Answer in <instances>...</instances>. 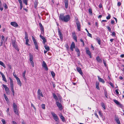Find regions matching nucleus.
<instances>
[{
	"label": "nucleus",
	"mask_w": 124,
	"mask_h": 124,
	"mask_svg": "<svg viewBox=\"0 0 124 124\" xmlns=\"http://www.w3.org/2000/svg\"><path fill=\"white\" fill-rule=\"evenodd\" d=\"M102 5L100 3L99 5V7L100 8H101L102 7Z\"/></svg>",
	"instance_id": "nucleus-57"
},
{
	"label": "nucleus",
	"mask_w": 124,
	"mask_h": 124,
	"mask_svg": "<svg viewBox=\"0 0 124 124\" xmlns=\"http://www.w3.org/2000/svg\"><path fill=\"white\" fill-rule=\"evenodd\" d=\"M110 17H111V16L109 14L108 16H107L106 18L108 20L109 19H110Z\"/></svg>",
	"instance_id": "nucleus-47"
},
{
	"label": "nucleus",
	"mask_w": 124,
	"mask_h": 124,
	"mask_svg": "<svg viewBox=\"0 0 124 124\" xmlns=\"http://www.w3.org/2000/svg\"><path fill=\"white\" fill-rule=\"evenodd\" d=\"M29 55L30 62L33 61H32L33 59V56L31 54V53H30Z\"/></svg>",
	"instance_id": "nucleus-22"
},
{
	"label": "nucleus",
	"mask_w": 124,
	"mask_h": 124,
	"mask_svg": "<svg viewBox=\"0 0 124 124\" xmlns=\"http://www.w3.org/2000/svg\"><path fill=\"white\" fill-rule=\"evenodd\" d=\"M42 108L44 109L45 108V105L44 104H42Z\"/></svg>",
	"instance_id": "nucleus-51"
},
{
	"label": "nucleus",
	"mask_w": 124,
	"mask_h": 124,
	"mask_svg": "<svg viewBox=\"0 0 124 124\" xmlns=\"http://www.w3.org/2000/svg\"><path fill=\"white\" fill-rule=\"evenodd\" d=\"M11 91L13 93V95L14 96L15 94V91L14 90V87H11Z\"/></svg>",
	"instance_id": "nucleus-36"
},
{
	"label": "nucleus",
	"mask_w": 124,
	"mask_h": 124,
	"mask_svg": "<svg viewBox=\"0 0 124 124\" xmlns=\"http://www.w3.org/2000/svg\"><path fill=\"white\" fill-rule=\"evenodd\" d=\"M0 74L2 76V80L4 81L5 82H7V80L5 78V76L3 74L1 73V72L0 73Z\"/></svg>",
	"instance_id": "nucleus-16"
},
{
	"label": "nucleus",
	"mask_w": 124,
	"mask_h": 124,
	"mask_svg": "<svg viewBox=\"0 0 124 124\" xmlns=\"http://www.w3.org/2000/svg\"><path fill=\"white\" fill-rule=\"evenodd\" d=\"M73 38L76 41H77V37L75 35L74 36H73Z\"/></svg>",
	"instance_id": "nucleus-54"
},
{
	"label": "nucleus",
	"mask_w": 124,
	"mask_h": 124,
	"mask_svg": "<svg viewBox=\"0 0 124 124\" xmlns=\"http://www.w3.org/2000/svg\"><path fill=\"white\" fill-rule=\"evenodd\" d=\"M76 23L77 25L78 29L79 31L80 30V22L78 20H76Z\"/></svg>",
	"instance_id": "nucleus-6"
},
{
	"label": "nucleus",
	"mask_w": 124,
	"mask_h": 124,
	"mask_svg": "<svg viewBox=\"0 0 124 124\" xmlns=\"http://www.w3.org/2000/svg\"><path fill=\"white\" fill-rule=\"evenodd\" d=\"M51 113L55 121L58 122L59 121V119L56 115L53 112H51Z\"/></svg>",
	"instance_id": "nucleus-2"
},
{
	"label": "nucleus",
	"mask_w": 124,
	"mask_h": 124,
	"mask_svg": "<svg viewBox=\"0 0 124 124\" xmlns=\"http://www.w3.org/2000/svg\"><path fill=\"white\" fill-rule=\"evenodd\" d=\"M3 6L4 7L5 9H6L8 7L6 4L5 3H4L3 4Z\"/></svg>",
	"instance_id": "nucleus-41"
},
{
	"label": "nucleus",
	"mask_w": 124,
	"mask_h": 124,
	"mask_svg": "<svg viewBox=\"0 0 124 124\" xmlns=\"http://www.w3.org/2000/svg\"><path fill=\"white\" fill-rule=\"evenodd\" d=\"M88 36H89V37H90L92 38V35L90 33H89V32H88Z\"/></svg>",
	"instance_id": "nucleus-56"
},
{
	"label": "nucleus",
	"mask_w": 124,
	"mask_h": 124,
	"mask_svg": "<svg viewBox=\"0 0 124 124\" xmlns=\"http://www.w3.org/2000/svg\"><path fill=\"white\" fill-rule=\"evenodd\" d=\"M3 86L4 88L6 93L8 94H9L10 93L8 87L6 85H3Z\"/></svg>",
	"instance_id": "nucleus-7"
},
{
	"label": "nucleus",
	"mask_w": 124,
	"mask_h": 124,
	"mask_svg": "<svg viewBox=\"0 0 124 124\" xmlns=\"http://www.w3.org/2000/svg\"><path fill=\"white\" fill-rule=\"evenodd\" d=\"M59 18L60 20H61L62 21H64L65 22H67L70 20V17L69 15L65 16L63 14H60Z\"/></svg>",
	"instance_id": "nucleus-1"
},
{
	"label": "nucleus",
	"mask_w": 124,
	"mask_h": 124,
	"mask_svg": "<svg viewBox=\"0 0 124 124\" xmlns=\"http://www.w3.org/2000/svg\"><path fill=\"white\" fill-rule=\"evenodd\" d=\"M103 63L104 64L105 66H106V61H105L104 60H103Z\"/></svg>",
	"instance_id": "nucleus-55"
},
{
	"label": "nucleus",
	"mask_w": 124,
	"mask_h": 124,
	"mask_svg": "<svg viewBox=\"0 0 124 124\" xmlns=\"http://www.w3.org/2000/svg\"><path fill=\"white\" fill-rule=\"evenodd\" d=\"M26 41L25 42V44L26 45H27V46H30V45L29 44L28 42L29 41V39H27L26 40Z\"/></svg>",
	"instance_id": "nucleus-34"
},
{
	"label": "nucleus",
	"mask_w": 124,
	"mask_h": 124,
	"mask_svg": "<svg viewBox=\"0 0 124 124\" xmlns=\"http://www.w3.org/2000/svg\"><path fill=\"white\" fill-rule=\"evenodd\" d=\"M118 90L117 89L115 90L116 92V93L117 94H118L119 93V92L118 91Z\"/></svg>",
	"instance_id": "nucleus-61"
},
{
	"label": "nucleus",
	"mask_w": 124,
	"mask_h": 124,
	"mask_svg": "<svg viewBox=\"0 0 124 124\" xmlns=\"http://www.w3.org/2000/svg\"><path fill=\"white\" fill-rule=\"evenodd\" d=\"M89 12L90 14L92 15V9L91 8H89Z\"/></svg>",
	"instance_id": "nucleus-45"
},
{
	"label": "nucleus",
	"mask_w": 124,
	"mask_h": 124,
	"mask_svg": "<svg viewBox=\"0 0 124 124\" xmlns=\"http://www.w3.org/2000/svg\"><path fill=\"white\" fill-rule=\"evenodd\" d=\"M59 37H60V38L61 39V41H62L63 37L62 35H61L59 36Z\"/></svg>",
	"instance_id": "nucleus-50"
},
{
	"label": "nucleus",
	"mask_w": 124,
	"mask_h": 124,
	"mask_svg": "<svg viewBox=\"0 0 124 124\" xmlns=\"http://www.w3.org/2000/svg\"><path fill=\"white\" fill-rule=\"evenodd\" d=\"M64 3L65 4V8H67L68 6V0H64Z\"/></svg>",
	"instance_id": "nucleus-18"
},
{
	"label": "nucleus",
	"mask_w": 124,
	"mask_h": 124,
	"mask_svg": "<svg viewBox=\"0 0 124 124\" xmlns=\"http://www.w3.org/2000/svg\"><path fill=\"white\" fill-rule=\"evenodd\" d=\"M23 3H25L26 5H27V0H23Z\"/></svg>",
	"instance_id": "nucleus-40"
},
{
	"label": "nucleus",
	"mask_w": 124,
	"mask_h": 124,
	"mask_svg": "<svg viewBox=\"0 0 124 124\" xmlns=\"http://www.w3.org/2000/svg\"><path fill=\"white\" fill-rule=\"evenodd\" d=\"M9 79L10 80V85L11 87H14V85L12 80L10 78H9Z\"/></svg>",
	"instance_id": "nucleus-19"
},
{
	"label": "nucleus",
	"mask_w": 124,
	"mask_h": 124,
	"mask_svg": "<svg viewBox=\"0 0 124 124\" xmlns=\"http://www.w3.org/2000/svg\"><path fill=\"white\" fill-rule=\"evenodd\" d=\"M98 79L100 82L103 83H105V81L103 79L101 78L99 76H98Z\"/></svg>",
	"instance_id": "nucleus-20"
},
{
	"label": "nucleus",
	"mask_w": 124,
	"mask_h": 124,
	"mask_svg": "<svg viewBox=\"0 0 124 124\" xmlns=\"http://www.w3.org/2000/svg\"><path fill=\"white\" fill-rule=\"evenodd\" d=\"M77 71L82 76L83 75V73L81 68L77 67L76 68Z\"/></svg>",
	"instance_id": "nucleus-11"
},
{
	"label": "nucleus",
	"mask_w": 124,
	"mask_h": 124,
	"mask_svg": "<svg viewBox=\"0 0 124 124\" xmlns=\"http://www.w3.org/2000/svg\"><path fill=\"white\" fill-rule=\"evenodd\" d=\"M25 73H26V71L25 70L24 71V72H23V77L24 78V80H25L26 79V78L25 77Z\"/></svg>",
	"instance_id": "nucleus-39"
},
{
	"label": "nucleus",
	"mask_w": 124,
	"mask_h": 124,
	"mask_svg": "<svg viewBox=\"0 0 124 124\" xmlns=\"http://www.w3.org/2000/svg\"><path fill=\"white\" fill-rule=\"evenodd\" d=\"M104 94L106 98H108V94L106 91H105L104 92Z\"/></svg>",
	"instance_id": "nucleus-44"
},
{
	"label": "nucleus",
	"mask_w": 124,
	"mask_h": 124,
	"mask_svg": "<svg viewBox=\"0 0 124 124\" xmlns=\"http://www.w3.org/2000/svg\"><path fill=\"white\" fill-rule=\"evenodd\" d=\"M85 50L86 53L90 56V58H91L92 57L91 53L90 51L89 50L88 48L87 47L85 48Z\"/></svg>",
	"instance_id": "nucleus-9"
},
{
	"label": "nucleus",
	"mask_w": 124,
	"mask_h": 124,
	"mask_svg": "<svg viewBox=\"0 0 124 124\" xmlns=\"http://www.w3.org/2000/svg\"><path fill=\"white\" fill-rule=\"evenodd\" d=\"M14 111L15 113L17 115H18V110L17 109H14L13 110Z\"/></svg>",
	"instance_id": "nucleus-26"
},
{
	"label": "nucleus",
	"mask_w": 124,
	"mask_h": 124,
	"mask_svg": "<svg viewBox=\"0 0 124 124\" xmlns=\"http://www.w3.org/2000/svg\"><path fill=\"white\" fill-rule=\"evenodd\" d=\"M32 39L33 41L35 46V48L37 50H38L37 43L35 38L33 36H32Z\"/></svg>",
	"instance_id": "nucleus-4"
},
{
	"label": "nucleus",
	"mask_w": 124,
	"mask_h": 124,
	"mask_svg": "<svg viewBox=\"0 0 124 124\" xmlns=\"http://www.w3.org/2000/svg\"><path fill=\"white\" fill-rule=\"evenodd\" d=\"M112 35L113 36H116V34L114 32H113L112 33Z\"/></svg>",
	"instance_id": "nucleus-59"
},
{
	"label": "nucleus",
	"mask_w": 124,
	"mask_h": 124,
	"mask_svg": "<svg viewBox=\"0 0 124 124\" xmlns=\"http://www.w3.org/2000/svg\"><path fill=\"white\" fill-rule=\"evenodd\" d=\"M25 39L26 40L27 39H28V35L27 34V33L26 32H25Z\"/></svg>",
	"instance_id": "nucleus-38"
},
{
	"label": "nucleus",
	"mask_w": 124,
	"mask_h": 124,
	"mask_svg": "<svg viewBox=\"0 0 124 124\" xmlns=\"http://www.w3.org/2000/svg\"><path fill=\"white\" fill-rule=\"evenodd\" d=\"M99 115L101 117H102L103 116V115L101 113V111H99L98 112Z\"/></svg>",
	"instance_id": "nucleus-48"
},
{
	"label": "nucleus",
	"mask_w": 124,
	"mask_h": 124,
	"mask_svg": "<svg viewBox=\"0 0 124 124\" xmlns=\"http://www.w3.org/2000/svg\"><path fill=\"white\" fill-rule=\"evenodd\" d=\"M1 37H2V38H1V41L2 42H3L4 40V39H5L4 36H3L2 35L1 36Z\"/></svg>",
	"instance_id": "nucleus-43"
},
{
	"label": "nucleus",
	"mask_w": 124,
	"mask_h": 124,
	"mask_svg": "<svg viewBox=\"0 0 124 124\" xmlns=\"http://www.w3.org/2000/svg\"><path fill=\"white\" fill-rule=\"evenodd\" d=\"M39 25L40 28V30L41 31V32L42 33H44V28L41 23H39Z\"/></svg>",
	"instance_id": "nucleus-15"
},
{
	"label": "nucleus",
	"mask_w": 124,
	"mask_h": 124,
	"mask_svg": "<svg viewBox=\"0 0 124 124\" xmlns=\"http://www.w3.org/2000/svg\"><path fill=\"white\" fill-rule=\"evenodd\" d=\"M109 84L110 85L112 86V87H114L113 85L112 84V83L111 82H110L109 83Z\"/></svg>",
	"instance_id": "nucleus-60"
},
{
	"label": "nucleus",
	"mask_w": 124,
	"mask_h": 124,
	"mask_svg": "<svg viewBox=\"0 0 124 124\" xmlns=\"http://www.w3.org/2000/svg\"><path fill=\"white\" fill-rule=\"evenodd\" d=\"M114 102L118 106H119L120 107L122 108L123 107V106L118 101L115 99H114L113 100Z\"/></svg>",
	"instance_id": "nucleus-5"
},
{
	"label": "nucleus",
	"mask_w": 124,
	"mask_h": 124,
	"mask_svg": "<svg viewBox=\"0 0 124 124\" xmlns=\"http://www.w3.org/2000/svg\"><path fill=\"white\" fill-rule=\"evenodd\" d=\"M56 103L57 106L59 107L60 109H62V105L58 101H56Z\"/></svg>",
	"instance_id": "nucleus-14"
},
{
	"label": "nucleus",
	"mask_w": 124,
	"mask_h": 124,
	"mask_svg": "<svg viewBox=\"0 0 124 124\" xmlns=\"http://www.w3.org/2000/svg\"><path fill=\"white\" fill-rule=\"evenodd\" d=\"M99 83L98 82H96V88L98 90H100V89L99 86Z\"/></svg>",
	"instance_id": "nucleus-28"
},
{
	"label": "nucleus",
	"mask_w": 124,
	"mask_h": 124,
	"mask_svg": "<svg viewBox=\"0 0 124 124\" xmlns=\"http://www.w3.org/2000/svg\"><path fill=\"white\" fill-rule=\"evenodd\" d=\"M75 48V43L74 42H72L71 45L70 47L71 50L72 51L73 50V48Z\"/></svg>",
	"instance_id": "nucleus-12"
},
{
	"label": "nucleus",
	"mask_w": 124,
	"mask_h": 124,
	"mask_svg": "<svg viewBox=\"0 0 124 124\" xmlns=\"http://www.w3.org/2000/svg\"><path fill=\"white\" fill-rule=\"evenodd\" d=\"M53 95L54 98V99L55 100V101H58V98L57 96L55 95V94L54 93H53Z\"/></svg>",
	"instance_id": "nucleus-21"
},
{
	"label": "nucleus",
	"mask_w": 124,
	"mask_h": 124,
	"mask_svg": "<svg viewBox=\"0 0 124 124\" xmlns=\"http://www.w3.org/2000/svg\"><path fill=\"white\" fill-rule=\"evenodd\" d=\"M120 57L122 58L124 57V54H122L121 55H120Z\"/></svg>",
	"instance_id": "nucleus-64"
},
{
	"label": "nucleus",
	"mask_w": 124,
	"mask_h": 124,
	"mask_svg": "<svg viewBox=\"0 0 124 124\" xmlns=\"http://www.w3.org/2000/svg\"><path fill=\"white\" fill-rule=\"evenodd\" d=\"M44 47L45 49L47 51H49V47L47 46H45Z\"/></svg>",
	"instance_id": "nucleus-31"
},
{
	"label": "nucleus",
	"mask_w": 124,
	"mask_h": 124,
	"mask_svg": "<svg viewBox=\"0 0 124 124\" xmlns=\"http://www.w3.org/2000/svg\"><path fill=\"white\" fill-rule=\"evenodd\" d=\"M96 40H97L98 44L100 45L101 44V40L100 38L99 37H97L96 39Z\"/></svg>",
	"instance_id": "nucleus-23"
},
{
	"label": "nucleus",
	"mask_w": 124,
	"mask_h": 124,
	"mask_svg": "<svg viewBox=\"0 0 124 124\" xmlns=\"http://www.w3.org/2000/svg\"><path fill=\"white\" fill-rule=\"evenodd\" d=\"M30 63L32 67H33L34 66V63L33 61L30 62Z\"/></svg>",
	"instance_id": "nucleus-53"
},
{
	"label": "nucleus",
	"mask_w": 124,
	"mask_h": 124,
	"mask_svg": "<svg viewBox=\"0 0 124 124\" xmlns=\"http://www.w3.org/2000/svg\"><path fill=\"white\" fill-rule=\"evenodd\" d=\"M12 45L14 47H16V41H13L12 42Z\"/></svg>",
	"instance_id": "nucleus-27"
},
{
	"label": "nucleus",
	"mask_w": 124,
	"mask_h": 124,
	"mask_svg": "<svg viewBox=\"0 0 124 124\" xmlns=\"http://www.w3.org/2000/svg\"><path fill=\"white\" fill-rule=\"evenodd\" d=\"M38 99H40V96H41L42 97H43V95L42 92H41V90L39 89L38 90Z\"/></svg>",
	"instance_id": "nucleus-3"
},
{
	"label": "nucleus",
	"mask_w": 124,
	"mask_h": 124,
	"mask_svg": "<svg viewBox=\"0 0 124 124\" xmlns=\"http://www.w3.org/2000/svg\"><path fill=\"white\" fill-rule=\"evenodd\" d=\"M42 66L46 70H48V68L47 67V65L46 62L44 61H43L42 62Z\"/></svg>",
	"instance_id": "nucleus-8"
},
{
	"label": "nucleus",
	"mask_w": 124,
	"mask_h": 124,
	"mask_svg": "<svg viewBox=\"0 0 124 124\" xmlns=\"http://www.w3.org/2000/svg\"><path fill=\"white\" fill-rule=\"evenodd\" d=\"M16 79L17 80L18 84L20 86H21L22 85V83L19 79L18 77H16Z\"/></svg>",
	"instance_id": "nucleus-17"
},
{
	"label": "nucleus",
	"mask_w": 124,
	"mask_h": 124,
	"mask_svg": "<svg viewBox=\"0 0 124 124\" xmlns=\"http://www.w3.org/2000/svg\"><path fill=\"white\" fill-rule=\"evenodd\" d=\"M0 9L1 11H2L3 10V8L2 7V6H0Z\"/></svg>",
	"instance_id": "nucleus-58"
},
{
	"label": "nucleus",
	"mask_w": 124,
	"mask_h": 124,
	"mask_svg": "<svg viewBox=\"0 0 124 124\" xmlns=\"http://www.w3.org/2000/svg\"><path fill=\"white\" fill-rule=\"evenodd\" d=\"M20 9L21 10L22 8L23 7V3H22L20 4Z\"/></svg>",
	"instance_id": "nucleus-52"
},
{
	"label": "nucleus",
	"mask_w": 124,
	"mask_h": 124,
	"mask_svg": "<svg viewBox=\"0 0 124 124\" xmlns=\"http://www.w3.org/2000/svg\"><path fill=\"white\" fill-rule=\"evenodd\" d=\"M101 105L102 106V107L104 108V109H106V107L105 106V105L104 103L102 102L101 104Z\"/></svg>",
	"instance_id": "nucleus-30"
},
{
	"label": "nucleus",
	"mask_w": 124,
	"mask_h": 124,
	"mask_svg": "<svg viewBox=\"0 0 124 124\" xmlns=\"http://www.w3.org/2000/svg\"><path fill=\"white\" fill-rule=\"evenodd\" d=\"M4 98H5V100L7 101H9L8 99V98H7V96L6 95V94H4Z\"/></svg>",
	"instance_id": "nucleus-33"
},
{
	"label": "nucleus",
	"mask_w": 124,
	"mask_h": 124,
	"mask_svg": "<svg viewBox=\"0 0 124 124\" xmlns=\"http://www.w3.org/2000/svg\"><path fill=\"white\" fill-rule=\"evenodd\" d=\"M65 47L67 49H68L69 48V46L68 45V44L67 43L65 45Z\"/></svg>",
	"instance_id": "nucleus-49"
},
{
	"label": "nucleus",
	"mask_w": 124,
	"mask_h": 124,
	"mask_svg": "<svg viewBox=\"0 0 124 124\" xmlns=\"http://www.w3.org/2000/svg\"><path fill=\"white\" fill-rule=\"evenodd\" d=\"M94 115L97 118H99L98 116L96 113H95Z\"/></svg>",
	"instance_id": "nucleus-62"
},
{
	"label": "nucleus",
	"mask_w": 124,
	"mask_h": 124,
	"mask_svg": "<svg viewBox=\"0 0 124 124\" xmlns=\"http://www.w3.org/2000/svg\"><path fill=\"white\" fill-rule=\"evenodd\" d=\"M51 73L52 77H54L55 75V73L53 71H51Z\"/></svg>",
	"instance_id": "nucleus-37"
},
{
	"label": "nucleus",
	"mask_w": 124,
	"mask_h": 124,
	"mask_svg": "<svg viewBox=\"0 0 124 124\" xmlns=\"http://www.w3.org/2000/svg\"><path fill=\"white\" fill-rule=\"evenodd\" d=\"M13 110L14 109H17V106L15 103H14V102L13 103Z\"/></svg>",
	"instance_id": "nucleus-25"
},
{
	"label": "nucleus",
	"mask_w": 124,
	"mask_h": 124,
	"mask_svg": "<svg viewBox=\"0 0 124 124\" xmlns=\"http://www.w3.org/2000/svg\"><path fill=\"white\" fill-rule=\"evenodd\" d=\"M1 121L2 122L3 124H6V121L4 119H2Z\"/></svg>",
	"instance_id": "nucleus-42"
},
{
	"label": "nucleus",
	"mask_w": 124,
	"mask_h": 124,
	"mask_svg": "<svg viewBox=\"0 0 124 124\" xmlns=\"http://www.w3.org/2000/svg\"><path fill=\"white\" fill-rule=\"evenodd\" d=\"M96 60L97 61L99 62H101V60L99 56H97L96 57Z\"/></svg>",
	"instance_id": "nucleus-35"
},
{
	"label": "nucleus",
	"mask_w": 124,
	"mask_h": 124,
	"mask_svg": "<svg viewBox=\"0 0 124 124\" xmlns=\"http://www.w3.org/2000/svg\"><path fill=\"white\" fill-rule=\"evenodd\" d=\"M107 29L110 32L111 31V30L110 27L109 26H107L106 27Z\"/></svg>",
	"instance_id": "nucleus-46"
},
{
	"label": "nucleus",
	"mask_w": 124,
	"mask_h": 124,
	"mask_svg": "<svg viewBox=\"0 0 124 124\" xmlns=\"http://www.w3.org/2000/svg\"><path fill=\"white\" fill-rule=\"evenodd\" d=\"M0 65L4 68H6V66L4 63L2 61H0Z\"/></svg>",
	"instance_id": "nucleus-29"
},
{
	"label": "nucleus",
	"mask_w": 124,
	"mask_h": 124,
	"mask_svg": "<svg viewBox=\"0 0 124 124\" xmlns=\"http://www.w3.org/2000/svg\"><path fill=\"white\" fill-rule=\"evenodd\" d=\"M115 120L118 124H121L120 121L118 118H116Z\"/></svg>",
	"instance_id": "nucleus-32"
},
{
	"label": "nucleus",
	"mask_w": 124,
	"mask_h": 124,
	"mask_svg": "<svg viewBox=\"0 0 124 124\" xmlns=\"http://www.w3.org/2000/svg\"><path fill=\"white\" fill-rule=\"evenodd\" d=\"M75 51L77 52L79 51V49L77 48L75 49Z\"/></svg>",
	"instance_id": "nucleus-63"
},
{
	"label": "nucleus",
	"mask_w": 124,
	"mask_h": 124,
	"mask_svg": "<svg viewBox=\"0 0 124 124\" xmlns=\"http://www.w3.org/2000/svg\"><path fill=\"white\" fill-rule=\"evenodd\" d=\"M10 24L12 26L16 27H17L18 26V24L16 22H11Z\"/></svg>",
	"instance_id": "nucleus-13"
},
{
	"label": "nucleus",
	"mask_w": 124,
	"mask_h": 124,
	"mask_svg": "<svg viewBox=\"0 0 124 124\" xmlns=\"http://www.w3.org/2000/svg\"><path fill=\"white\" fill-rule=\"evenodd\" d=\"M39 36L40 38L43 40V44L44 45H45L46 42V38L40 35Z\"/></svg>",
	"instance_id": "nucleus-10"
},
{
	"label": "nucleus",
	"mask_w": 124,
	"mask_h": 124,
	"mask_svg": "<svg viewBox=\"0 0 124 124\" xmlns=\"http://www.w3.org/2000/svg\"><path fill=\"white\" fill-rule=\"evenodd\" d=\"M60 118L61 119L62 121L64 122L65 121V118L64 116L62 115H60Z\"/></svg>",
	"instance_id": "nucleus-24"
}]
</instances>
